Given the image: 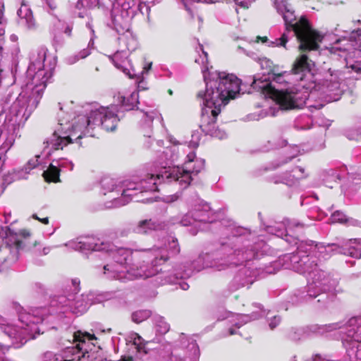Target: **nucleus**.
Instances as JSON below:
<instances>
[{
  "label": "nucleus",
  "mask_w": 361,
  "mask_h": 361,
  "mask_svg": "<svg viewBox=\"0 0 361 361\" xmlns=\"http://www.w3.org/2000/svg\"><path fill=\"white\" fill-rule=\"evenodd\" d=\"M66 245L85 254L90 251L110 252L113 261L104 266V274L109 278L127 281L148 278L158 272L157 268L153 265L157 263L154 259H157V255L154 251L132 250L123 247L114 250L111 245L94 237L72 240Z\"/></svg>",
  "instance_id": "obj_1"
},
{
  "label": "nucleus",
  "mask_w": 361,
  "mask_h": 361,
  "mask_svg": "<svg viewBox=\"0 0 361 361\" xmlns=\"http://www.w3.org/2000/svg\"><path fill=\"white\" fill-rule=\"evenodd\" d=\"M314 66V62L309 60L307 55L302 54L295 60L291 71L281 73L268 72L271 74L272 83L267 80L254 79L252 85L254 89L262 91L265 97L274 101L281 109L301 108L308 97L305 90V85H301L302 90L290 85L293 80H303L305 77L310 75Z\"/></svg>",
  "instance_id": "obj_2"
},
{
  "label": "nucleus",
  "mask_w": 361,
  "mask_h": 361,
  "mask_svg": "<svg viewBox=\"0 0 361 361\" xmlns=\"http://www.w3.org/2000/svg\"><path fill=\"white\" fill-rule=\"evenodd\" d=\"M202 54L195 63L204 66L202 73L205 89L197 93L202 104V115L206 120L208 116H218L228 101L240 93V80L235 75L226 72L211 71L206 67L207 54L200 47Z\"/></svg>",
  "instance_id": "obj_3"
},
{
  "label": "nucleus",
  "mask_w": 361,
  "mask_h": 361,
  "mask_svg": "<svg viewBox=\"0 0 361 361\" xmlns=\"http://www.w3.org/2000/svg\"><path fill=\"white\" fill-rule=\"evenodd\" d=\"M46 53L41 51L33 57L26 73V82L22 92L13 103L8 120L13 125L24 123L37 107L47 84L53 75L54 68L44 63Z\"/></svg>",
  "instance_id": "obj_4"
},
{
  "label": "nucleus",
  "mask_w": 361,
  "mask_h": 361,
  "mask_svg": "<svg viewBox=\"0 0 361 361\" xmlns=\"http://www.w3.org/2000/svg\"><path fill=\"white\" fill-rule=\"evenodd\" d=\"M118 118L115 111L107 107H101L90 111L87 116H78L76 123L70 133L61 130L55 131L44 142V150L47 156L54 150L63 149L73 139H80L83 135L92 136V130L102 126L107 131L115 130Z\"/></svg>",
  "instance_id": "obj_5"
},
{
  "label": "nucleus",
  "mask_w": 361,
  "mask_h": 361,
  "mask_svg": "<svg viewBox=\"0 0 361 361\" xmlns=\"http://www.w3.org/2000/svg\"><path fill=\"white\" fill-rule=\"evenodd\" d=\"M168 173V170L164 172L154 171L145 174L139 181L128 182L126 185L127 188L123 190L121 197L118 199H115L114 202L107 207L123 206L133 200L136 202H151L152 197H145V195L157 191L158 185L164 178L171 181V179L167 177Z\"/></svg>",
  "instance_id": "obj_6"
},
{
  "label": "nucleus",
  "mask_w": 361,
  "mask_h": 361,
  "mask_svg": "<svg viewBox=\"0 0 361 361\" xmlns=\"http://www.w3.org/2000/svg\"><path fill=\"white\" fill-rule=\"evenodd\" d=\"M275 6L278 12L283 16L286 25L291 26L300 41L299 49L301 50H315L319 48V43L322 42L323 36L317 31L313 30L308 20L302 17L293 23L295 17L293 11L288 8L286 0H274Z\"/></svg>",
  "instance_id": "obj_7"
},
{
  "label": "nucleus",
  "mask_w": 361,
  "mask_h": 361,
  "mask_svg": "<svg viewBox=\"0 0 361 361\" xmlns=\"http://www.w3.org/2000/svg\"><path fill=\"white\" fill-rule=\"evenodd\" d=\"M16 310L18 314V322L21 326L4 324L1 329L10 338L19 340L20 343H23L27 340L33 338L39 332L37 324L42 322L47 314V310L45 308H35L27 311L20 306H17Z\"/></svg>",
  "instance_id": "obj_8"
},
{
  "label": "nucleus",
  "mask_w": 361,
  "mask_h": 361,
  "mask_svg": "<svg viewBox=\"0 0 361 361\" xmlns=\"http://www.w3.org/2000/svg\"><path fill=\"white\" fill-rule=\"evenodd\" d=\"M185 145L181 146V150L187 153L183 166H174L168 169L167 177L171 181L178 183L181 188H186L192 181V175L199 173L204 168V160L197 158L193 150L188 152Z\"/></svg>",
  "instance_id": "obj_9"
},
{
  "label": "nucleus",
  "mask_w": 361,
  "mask_h": 361,
  "mask_svg": "<svg viewBox=\"0 0 361 361\" xmlns=\"http://www.w3.org/2000/svg\"><path fill=\"white\" fill-rule=\"evenodd\" d=\"M74 340L77 343L75 347H68L60 353L47 352L44 354L43 361H79L85 357L91 345H94L92 341L96 340L94 334L80 331L75 333Z\"/></svg>",
  "instance_id": "obj_10"
},
{
  "label": "nucleus",
  "mask_w": 361,
  "mask_h": 361,
  "mask_svg": "<svg viewBox=\"0 0 361 361\" xmlns=\"http://www.w3.org/2000/svg\"><path fill=\"white\" fill-rule=\"evenodd\" d=\"M212 212L207 203H203L199 199L189 205V212L181 217L180 224L183 226L194 225L200 226L201 223L212 222Z\"/></svg>",
  "instance_id": "obj_11"
},
{
  "label": "nucleus",
  "mask_w": 361,
  "mask_h": 361,
  "mask_svg": "<svg viewBox=\"0 0 361 361\" xmlns=\"http://www.w3.org/2000/svg\"><path fill=\"white\" fill-rule=\"evenodd\" d=\"M113 21L116 30L118 32H123L118 38L121 49H126L128 52L135 51L137 47V40L129 30V18L128 15L126 14L125 16L123 13L116 15L114 17Z\"/></svg>",
  "instance_id": "obj_12"
},
{
  "label": "nucleus",
  "mask_w": 361,
  "mask_h": 361,
  "mask_svg": "<svg viewBox=\"0 0 361 361\" xmlns=\"http://www.w3.org/2000/svg\"><path fill=\"white\" fill-rule=\"evenodd\" d=\"M128 53L125 49L117 51L111 59L115 66L127 75L129 78L135 76V71L128 60Z\"/></svg>",
  "instance_id": "obj_13"
},
{
  "label": "nucleus",
  "mask_w": 361,
  "mask_h": 361,
  "mask_svg": "<svg viewBox=\"0 0 361 361\" xmlns=\"http://www.w3.org/2000/svg\"><path fill=\"white\" fill-rule=\"evenodd\" d=\"M68 167L70 170L73 168L72 162L66 159H60L54 161L50 164L48 169L44 171V179L48 182H58L59 180V172L61 169Z\"/></svg>",
  "instance_id": "obj_14"
},
{
  "label": "nucleus",
  "mask_w": 361,
  "mask_h": 361,
  "mask_svg": "<svg viewBox=\"0 0 361 361\" xmlns=\"http://www.w3.org/2000/svg\"><path fill=\"white\" fill-rule=\"evenodd\" d=\"M116 97L127 111L133 109L138 104V94L134 88L119 91Z\"/></svg>",
  "instance_id": "obj_15"
},
{
  "label": "nucleus",
  "mask_w": 361,
  "mask_h": 361,
  "mask_svg": "<svg viewBox=\"0 0 361 361\" xmlns=\"http://www.w3.org/2000/svg\"><path fill=\"white\" fill-rule=\"evenodd\" d=\"M216 117L211 115L208 116L207 119L205 120L203 116H201L200 126L205 133L221 140L226 137V133L224 130L215 127Z\"/></svg>",
  "instance_id": "obj_16"
},
{
  "label": "nucleus",
  "mask_w": 361,
  "mask_h": 361,
  "mask_svg": "<svg viewBox=\"0 0 361 361\" xmlns=\"http://www.w3.org/2000/svg\"><path fill=\"white\" fill-rule=\"evenodd\" d=\"M39 155L36 156L35 159L30 160L24 169H22L21 170H19L18 171H13V173H8L7 175H6L4 176L5 183H6L7 184H10L13 181L27 178V174L29 173L30 171L35 168L37 165H39Z\"/></svg>",
  "instance_id": "obj_17"
},
{
  "label": "nucleus",
  "mask_w": 361,
  "mask_h": 361,
  "mask_svg": "<svg viewBox=\"0 0 361 361\" xmlns=\"http://www.w3.org/2000/svg\"><path fill=\"white\" fill-rule=\"evenodd\" d=\"M18 16L19 17L18 23L20 25L30 30L36 27V23L33 17L32 12L27 4H21L20 8L18 11Z\"/></svg>",
  "instance_id": "obj_18"
},
{
  "label": "nucleus",
  "mask_w": 361,
  "mask_h": 361,
  "mask_svg": "<svg viewBox=\"0 0 361 361\" xmlns=\"http://www.w3.org/2000/svg\"><path fill=\"white\" fill-rule=\"evenodd\" d=\"M68 306L74 314L84 313L90 305L87 295H81L73 299H68V303L65 304Z\"/></svg>",
  "instance_id": "obj_19"
},
{
  "label": "nucleus",
  "mask_w": 361,
  "mask_h": 361,
  "mask_svg": "<svg viewBox=\"0 0 361 361\" xmlns=\"http://www.w3.org/2000/svg\"><path fill=\"white\" fill-rule=\"evenodd\" d=\"M14 135L8 131H1L0 133V145L3 152H6L13 145Z\"/></svg>",
  "instance_id": "obj_20"
},
{
  "label": "nucleus",
  "mask_w": 361,
  "mask_h": 361,
  "mask_svg": "<svg viewBox=\"0 0 361 361\" xmlns=\"http://www.w3.org/2000/svg\"><path fill=\"white\" fill-rule=\"evenodd\" d=\"M161 227L160 224L150 220H145L140 221L137 228V232L140 233H146L153 230L159 229Z\"/></svg>",
  "instance_id": "obj_21"
},
{
  "label": "nucleus",
  "mask_w": 361,
  "mask_h": 361,
  "mask_svg": "<svg viewBox=\"0 0 361 361\" xmlns=\"http://www.w3.org/2000/svg\"><path fill=\"white\" fill-rule=\"evenodd\" d=\"M293 173L286 174L283 178L280 180L281 182L285 183L287 185H293L295 183V180L300 179L303 177L304 170L300 167H296L291 171Z\"/></svg>",
  "instance_id": "obj_22"
},
{
  "label": "nucleus",
  "mask_w": 361,
  "mask_h": 361,
  "mask_svg": "<svg viewBox=\"0 0 361 361\" xmlns=\"http://www.w3.org/2000/svg\"><path fill=\"white\" fill-rule=\"evenodd\" d=\"M348 326L350 329L348 330V336L353 340L360 341V340L356 337L355 335V327L357 329H358L360 327H361V316L360 317H352L349 319L348 322Z\"/></svg>",
  "instance_id": "obj_23"
},
{
  "label": "nucleus",
  "mask_w": 361,
  "mask_h": 361,
  "mask_svg": "<svg viewBox=\"0 0 361 361\" xmlns=\"http://www.w3.org/2000/svg\"><path fill=\"white\" fill-rule=\"evenodd\" d=\"M154 324L157 332L160 334H165L169 331V324L161 316L154 318Z\"/></svg>",
  "instance_id": "obj_24"
},
{
  "label": "nucleus",
  "mask_w": 361,
  "mask_h": 361,
  "mask_svg": "<svg viewBox=\"0 0 361 361\" xmlns=\"http://www.w3.org/2000/svg\"><path fill=\"white\" fill-rule=\"evenodd\" d=\"M101 185L102 188L105 190L104 195H106V192L114 191L116 181L111 178L106 177L101 180Z\"/></svg>",
  "instance_id": "obj_25"
},
{
  "label": "nucleus",
  "mask_w": 361,
  "mask_h": 361,
  "mask_svg": "<svg viewBox=\"0 0 361 361\" xmlns=\"http://www.w3.org/2000/svg\"><path fill=\"white\" fill-rule=\"evenodd\" d=\"M150 316V312L148 310H139L133 313L132 319L136 323H140L146 320Z\"/></svg>",
  "instance_id": "obj_26"
},
{
  "label": "nucleus",
  "mask_w": 361,
  "mask_h": 361,
  "mask_svg": "<svg viewBox=\"0 0 361 361\" xmlns=\"http://www.w3.org/2000/svg\"><path fill=\"white\" fill-rule=\"evenodd\" d=\"M152 66V62H146L144 64V66L142 68V71L140 73H135V76H134L133 78L135 79L138 82V87H140V84L144 80V75L147 74L148 71L151 69Z\"/></svg>",
  "instance_id": "obj_27"
},
{
  "label": "nucleus",
  "mask_w": 361,
  "mask_h": 361,
  "mask_svg": "<svg viewBox=\"0 0 361 361\" xmlns=\"http://www.w3.org/2000/svg\"><path fill=\"white\" fill-rule=\"evenodd\" d=\"M90 54V49L89 48H87V49L82 50L80 52V54H79L80 56H78L77 55L71 56L68 58L67 61L70 64H73V63H75V62H77L79 60V59H85Z\"/></svg>",
  "instance_id": "obj_28"
},
{
  "label": "nucleus",
  "mask_w": 361,
  "mask_h": 361,
  "mask_svg": "<svg viewBox=\"0 0 361 361\" xmlns=\"http://www.w3.org/2000/svg\"><path fill=\"white\" fill-rule=\"evenodd\" d=\"M166 159L169 161H174L177 160L178 156L176 154V147H172L171 148H167L164 152Z\"/></svg>",
  "instance_id": "obj_29"
},
{
  "label": "nucleus",
  "mask_w": 361,
  "mask_h": 361,
  "mask_svg": "<svg viewBox=\"0 0 361 361\" xmlns=\"http://www.w3.org/2000/svg\"><path fill=\"white\" fill-rule=\"evenodd\" d=\"M331 219L332 223H343L347 220L345 214L339 211L332 214Z\"/></svg>",
  "instance_id": "obj_30"
},
{
  "label": "nucleus",
  "mask_w": 361,
  "mask_h": 361,
  "mask_svg": "<svg viewBox=\"0 0 361 361\" xmlns=\"http://www.w3.org/2000/svg\"><path fill=\"white\" fill-rule=\"evenodd\" d=\"M288 42V37L286 34H283L279 39L275 40V42H271L270 45L273 47L282 46L285 47Z\"/></svg>",
  "instance_id": "obj_31"
},
{
  "label": "nucleus",
  "mask_w": 361,
  "mask_h": 361,
  "mask_svg": "<svg viewBox=\"0 0 361 361\" xmlns=\"http://www.w3.org/2000/svg\"><path fill=\"white\" fill-rule=\"evenodd\" d=\"M236 320H238V322H235V325L239 328L243 324L250 321V318L248 315H238Z\"/></svg>",
  "instance_id": "obj_32"
},
{
  "label": "nucleus",
  "mask_w": 361,
  "mask_h": 361,
  "mask_svg": "<svg viewBox=\"0 0 361 361\" xmlns=\"http://www.w3.org/2000/svg\"><path fill=\"white\" fill-rule=\"evenodd\" d=\"M133 343L134 345H137V348L139 350L142 349L144 344H143V339L141 336H140L137 334H134L133 335Z\"/></svg>",
  "instance_id": "obj_33"
},
{
  "label": "nucleus",
  "mask_w": 361,
  "mask_h": 361,
  "mask_svg": "<svg viewBox=\"0 0 361 361\" xmlns=\"http://www.w3.org/2000/svg\"><path fill=\"white\" fill-rule=\"evenodd\" d=\"M235 4L243 8H248L255 0H234Z\"/></svg>",
  "instance_id": "obj_34"
},
{
  "label": "nucleus",
  "mask_w": 361,
  "mask_h": 361,
  "mask_svg": "<svg viewBox=\"0 0 361 361\" xmlns=\"http://www.w3.org/2000/svg\"><path fill=\"white\" fill-rule=\"evenodd\" d=\"M142 116L144 117L145 118V123L147 124V126H148L149 127H150V125L154 118V115L156 114L154 112H151L150 114L149 113H142Z\"/></svg>",
  "instance_id": "obj_35"
},
{
  "label": "nucleus",
  "mask_w": 361,
  "mask_h": 361,
  "mask_svg": "<svg viewBox=\"0 0 361 361\" xmlns=\"http://www.w3.org/2000/svg\"><path fill=\"white\" fill-rule=\"evenodd\" d=\"M341 326H338V324H329V325H326L324 326V329L320 331V332L323 333V332H326V331H332L334 329H336L338 328H340Z\"/></svg>",
  "instance_id": "obj_36"
},
{
  "label": "nucleus",
  "mask_w": 361,
  "mask_h": 361,
  "mask_svg": "<svg viewBox=\"0 0 361 361\" xmlns=\"http://www.w3.org/2000/svg\"><path fill=\"white\" fill-rule=\"evenodd\" d=\"M281 319L279 317H274L269 323V326L271 329L275 328L280 322Z\"/></svg>",
  "instance_id": "obj_37"
},
{
  "label": "nucleus",
  "mask_w": 361,
  "mask_h": 361,
  "mask_svg": "<svg viewBox=\"0 0 361 361\" xmlns=\"http://www.w3.org/2000/svg\"><path fill=\"white\" fill-rule=\"evenodd\" d=\"M4 29L0 27V52L3 50Z\"/></svg>",
  "instance_id": "obj_38"
},
{
  "label": "nucleus",
  "mask_w": 361,
  "mask_h": 361,
  "mask_svg": "<svg viewBox=\"0 0 361 361\" xmlns=\"http://www.w3.org/2000/svg\"><path fill=\"white\" fill-rule=\"evenodd\" d=\"M32 217L38 221H39L40 222H42V224H49V219L48 217H45V218H42V219H40L39 218L36 214H33L32 215Z\"/></svg>",
  "instance_id": "obj_39"
},
{
  "label": "nucleus",
  "mask_w": 361,
  "mask_h": 361,
  "mask_svg": "<svg viewBox=\"0 0 361 361\" xmlns=\"http://www.w3.org/2000/svg\"><path fill=\"white\" fill-rule=\"evenodd\" d=\"M6 352V348L0 345V361H4V354Z\"/></svg>",
  "instance_id": "obj_40"
},
{
  "label": "nucleus",
  "mask_w": 361,
  "mask_h": 361,
  "mask_svg": "<svg viewBox=\"0 0 361 361\" xmlns=\"http://www.w3.org/2000/svg\"><path fill=\"white\" fill-rule=\"evenodd\" d=\"M90 30L91 33H92V37H91L90 41L89 42V46L90 44H92V45L93 44V43H94V42H93L94 41V31L93 28L91 26H90Z\"/></svg>",
  "instance_id": "obj_41"
},
{
  "label": "nucleus",
  "mask_w": 361,
  "mask_h": 361,
  "mask_svg": "<svg viewBox=\"0 0 361 361\" xmlns=\"http://www.w3.org/2000/svg\"><path fill=\"white\" fill-rule=\"evenodd\" d=\"M350 255L356 258H360L361 257L360 252H358L357 250H355V253L350 252Z\"/></svg>",
  "instance_id": "obj_42"
},
{
  "label": "nucleus",
  "mask_w": 361,
  "mask_h": 361,
  "mask_svg": "<svg viewBox=\"0 0 361 361\" xmlns=\"http://www.w3.org/2000/svg\"><path fill=\"white\" fill-rule=\"evenodd\" d=\"M180 286L183 290H188L189 288V285L186 283H183L180 284Z\"/></svg>",
  "instance_id": "obj_43"
},
{
  "label": "nucleus",
  "mask_w": 361,
  "mask_h": 361,
  "mask_svg": "<svg viewBox=\"0 0 361 361\" xmlns=\"http://www.w3.org/2000/svg\"><path fill=\"white\" fill-rule=\"evenodd\" d=\"M1 7H2V6L0 5V27H3L1 25L2 20H3V13H2V11H1Z\"/></svg>",
  "instance_id": "obj_44"
},
{
  "label": "nucleus",
  "mask_w": 361,
  "mask_h": 361,
  "mask_svg": "<svg viewBox=\"0 0 361 361\" xmlns=\"http://www.w3.org/2000/svg\"><path fill=\"white\" fill-rule=\"evenodd\" d=\"M5 162V158L0 157V171L1 170Z\"/></svg>",
  "instance_id": "obj_45"
},
{
  "label": "nucleus",
  "mask_w": 361,
  "mask_h": 361,
  "mask_svg": "<svg viewBox=\"0 0 361 361\" xmlns=\"http://www.w3.org/2000/svg\"><path fill=\"white\" fill-rule=\"evenodd\" d=\"M71 30H72V28L70 27H67L65 30V32L68 35H71Z\"/></svg>",
  "instance_id": "obj_46"
},
{
  "label": "nucleus",
  "mask_w": 361,
  "mask_h": 361,
  "mask_svg": "<svg viewBox=\"0 0 361 361\" xmlns=\"http://www.w3.org/2000/svg\"><path fill=\"white\" fill-rule=\"evenodd\" d=\"M49 251H50V248L49 247H44V249H43V254L44 255H47V254H48L49 252Z\"/></svg>",
  "instance_id": "obj_47"
},
{
  "label": "nucleus",
  "mask_w": 361,
  "mask_h": 361,
  "mask_svg": "<svg viewBox=\"0 0 361 361\" xmlns=\"http://www.w3.org/2000/svg\"><path fill=\"white\" fill-rule=\"evenodd\" d=\"M313 288V287H312V285H310V286H309V290H308V294H309V295H310V296H311V297H316V295L312 294V293H311V291H310V288Z\"/></svg>",
  "instance_id": "obj_48"
},
{
  "label": "nucleus",
  "mask_w": 361,
  "mask_h": 361,
  "mask_svg": "<svg viewBox=\"0 0 361 361\" xmlns=\"http://www.w3.org/2000/svg\"><path fill=\"white\" fill-rule=\"evenodd\" d=\"M334 49H339V50L346 51V50L348 49V47H344L343 48H341V47H334Z\"/></svg>",
  "instance_id": "obj_49"
},
{
  "label": "nucleus",
  "mask_w": 361,
  "mask_h": 361,
  "mask_svg": "<svg viewBox=\"0 0 361 361\" xmlns=\"http://www.w3.org/2000/svg\"><path fill=\"white\" fill-rule=\"evenodd\" d=\"M352 138L353 139H356V140L361 139V133L360 134H357L355 136L352 137Z\"/></svg>",
  "instance_id": "obj_50"
},
{
  "label": "nucleus",
  "mask_w": 361,
  "mask_h": 361,
  "mask_svg": "<svg viewBox=\"0 0 361 361\" xmlns=\"http://www.w3.org/2000/svg\"><path fill=\"white\" fill-rule=\"evenodd\" d=\"M73 284L75 286V289H77V288H78V284H79V282H78V281H77V280H76V279H74V280H73Z\"/></svg>",
  "instance_id": "obj_51"
},
{
  "label": "nucleus",
  "mask_w": 361,
  "mask_h": 361,
  "mask_svg": "<svg viewBox=\"0 0 361 361\" xmlns=\"http://www.w3.org/2000/svg\"><path fill=\"white\" fill-rule=\"evenodd\" d=\"M269 115H271V116H275L276 115V111H272L271 109L269 110V112L268 113Z\"/></svg>",
  "instance_id": "obj_52"
},
{
  "label": "nucleus",
  "mask_w": 361,
  "mask_h": 361,
  "mask_svg": "<svg viewBox=\"0 0 361 361\" xmlns=\"http://www.w3.org/2000/svg\"><path fill=\"white\" fill-rule=\"evenodd\" d=\"M11 39H12L13 41H14V42H16V41L17 40V39H18L17 36H16V35H11Z\"/></svg>",
  "instance_id": "obj_53"
},
{
  "label": "nucleus",
  "mask_w": 361,
  "mask_h": 361,
  "mask_svg": "<svg viewBox=\"0 0 361 361\" xmlns=\"http://www.w3.org/2000/svg\"><path fill=\"white\" fill-rule=\"evenodd\" d=\"M348 42V40H347V39H340V40L338 41V42Z\"/></svg>",
  "instance_id": "obj_54"
},
{
  "label": "nucleus",
  "mask_w": 361,
  "mask_h": 361,
  "mask_svg": "<svg viewBox=\"0 0 361 361\" xmlns=\"http://www.w3.org/2000/svg\"><path fill=\"white\" fill-rule=\"evenodd\" d=\"M262 62H263V63H266V64H267V63H270V61H269V60H266V59H265V60H263V61H262Z\"/></svg>",
  "instance_id": "obj_55"
},
{
  "label": "nucleus",
  "mask_w": 361,
  "mask_h": 361,
  "mask_svg": "<svg viewBox=\"0 0 361 361\" xmlns=\"http://www.w3.org/2000/svg\"><path fill=\"white\" fill-rule=\"evenodd\" d=\"M65 300H65V298L62 297V298H61L60 302H66Z\"/></svg>",
  "instance_id": "obj_56"
},
{
  "label": "nucleus",
  "mask_w": 361,
  "mask_h": 361,
  "mask_svg": "<svg viewBox=\"0 0 361 361\" xmlns=\"http://www.w3.org/2000/svg\"><path fill=\"white\" fill-rule=\"evenodd\" d=\"M267 40H268V39H267V37H264V38L262 39V42H267Z\"/></svg>",
  "instance_id": "obj_57"
},
{
  "label": "nucleus",
  "mask_w": 361,
  "mask_h": 361,
  "mask_svg": "<svg viewBox=\"0 0 361 361\" xmlns=\"http://www.w3.org/2000/svg\"><path fill=\"white\" fill-rule=\"evenodd\" d=\"M234 334V331L233 330H230V335Z\"/></svg>",
  "instance_id": "obj_58"
},
{
  "label": "nucleus",
  "mask_w": 361,
  "mask_h": 361,
  "mask_svg": "<svg viewBox=\"0 0 361 361\" xmlns=\"http://www.w3.org/2000/svg\"><path fill=\"white\" fill-rule=\"evenodd\" d=\"M338 98H336V99H334L333 100H329V102H331V101H336V100H338Z\"/></svg>",
  "instance_id": "obj_59"
},
{
  "label": "nucleus",
  "mask_w": 361,
  "mask_h": 361,
  "mask_svg": "<svg viewBox=\"0 0 361 361\" xmlns=\"http://www.w3.org/2000/svg\"><path fill=\"white\" fill-rule=\"evenodd\" d=\"M325 284H326V283H325V282L319 283V286H321V285H325Z\"/></svg>",
  "instance_id": "obj_60"
},
{
  "label": "nucleus",
  "mask_w": 361,
  "mask_h": 361,
  "mask_svg": "<svg viewBox=\"0 0 361 361\" xmlns=\"http://www.w3.org/2000/svg\"><path fill=\"white\" fill-rule=\"evenodd\" d=\"M197 231L196 230L195 231L192 232V234L195 235L197 233Z\"/></svg>",
  "instance_id": "obj_61"
},
{
  "label": "nucleus",
  "mask_w": 361,
  "mask_h": 361,
  "mask_svg": "<svg viewBox=\"0 0 361 361\" xmlns=\"http://www.w3.org/2000/svg\"><path fill=\"white\" fill-rule=\"evenodd\" d=\"M306 271H308V269L304 270L302 272L305 273Z\"/></svg>",
  "instance_id": "obj_62"
}]
</instances>
